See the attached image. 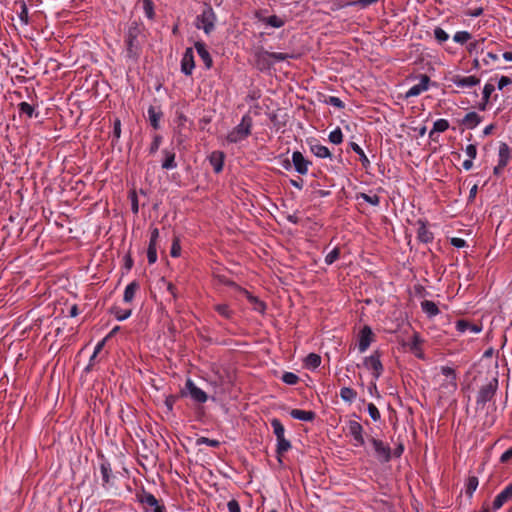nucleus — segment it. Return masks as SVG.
I'll return each instance as SVG.
<instances>
[{"instance_id": "1", "label": "nucleus", "mask_w": 512, "mask_h": 512, "mask_svg": "<svg viewBox=\"0 0 512 512\" xmlns=\"http://www.w3.org/2000/svg\"><path fill=\"white\" fill-rule=\"evenodd\" d=\"M252 119L248 115H244L241 122L233 128L227 135L226 139L229 143H238L246 139L251 133Z\"/></svg>"}, {"instance_id": "2", "label": "nucleus", "mask_w": 512, "mask_h": 512, "mask_svg": "<svg viewBox=\"0 0 512 512\" xmlns=\"http://www.w3.org/2000/svg\"><path fill=\"white\" fill-rule=\"evenodd\" d=\"M216 15L212 8L207 7L203 12L197 16L196 26L198 29H203L206 34H210L215 27Z\"/></svg>"}, {"instance_id": "3", "label": "nucleus", "mask_w": 512, "mask_h": 512, "mask_svg": "<svg viewBox=\"0 0 512 512\" xmlns=\"http://www.w3.org/2000/svg\"><path fill=\"white\" fill-rule=\"evenodd\" d=\"M138 35L139 29L137 26L130 27L125 36L126 43V54L129 58L137 57L139 53V43H138Z\"/></svg>"}, {"instance_id": "4", "label": "nucleus", "mask_w": 512, "mask_h": 512, "mask_svg": "<svg viewBox=\"0 0 512 512\" xmlns=\"http://www.w3.org/2000/svg\"><path fill=\"white\" fill-rule=\"evenodd\" d=\"M346 431L347 434L353 439V446L363 447L365 445L363 427L357 420H348L346 423Z\"/></svg>"}, {"instance_id": "5", "label": "nucleus", "mask_w": 512, "mask_h": 512, "mask_svg": "<svg viewBox=\"0 0 512 512\" xmlns=\"http://www.w3.org/2000/svg\"><path fill=\"white\" fill-rule=\"evenodd\" d=\"M441 373L444 376L441 389H443V392L447 394L454 393L457 388L455 371L450 367H442Z\"/></svg>"}, {"instance_id": "6", "label": "nucleus", "mask_w": 512, "mask_h": 512, "mask_svg": "<svg viewBox=\"0 0 512 512\" xmlns=\"http://www.w3.org/2000/svg\"><path fill=\"white\" fill-rule=\"evenodd\" d=\"M369 442L373 447L376 458L380 462L385 463L391 459V449L388 445L384 444L381 440L376 438H370Z\"/></svg>"}, {"instance_id": "7", "label": "nucleus", "mask_w": 512, "mask_h": 512, "mask_svg": "<svg viewBox=\"0 0 512 512\" xmlns=\"http://www.w3.org/2000/svg\"><path fill=\"white\" fill-rule=\"evenodd\" d=\"M363 365L366 369L371 370L373 372V376L375 379H378L383 371V365L380 361L378 352L373 353L372 355L366 357L363 361Z\"/></svg>"}, {"instance_id": "8", "label": "nucleus", "mask_w": 512, "mask_h": 512, "mask_svg": "<svg viewBox=\"0 0 512 512\" xmlns=\"http://www.w3.org/2000/svg\"><path fill=\"white\" fill-rule=\"evenodd\" d=\"M497 388V380L494 379L492 382L481 387L478 396H477V404L484 405L488 401L492 399L495 394Z\"/></svg>"}, {"instance_id": "9", "label": "nucleus", "mask_w": 512, "mask_h": 512, "mask_svg": "<svg viewBox=\"0 0 512 512\" xmlns=\"http://www.w3.org/2000/svg\"><path fill=\"white\" fill-rule=\"evenodd\" d=\"M185 388H186L188 394L190 395V397L195 402L204 403L207 401V399H208L207 394L202 389L197 387L191 379H187Z\"/></svg>"}, {"instance_id": "10", "label": "nucleus", "mask_w": 512, "mask_h": 512, "mask_svg": "<svg viewBox=\"0 0 512 512\" xmlns=\"http://www.w3.org/2000/svg\"><path fill=\"white\" fill-rule=\"evenodd\" d=\"M140 501L148 512H163L164 510L163 506L159 504L156 497L150 493L143 494Z\"/></svg>"}, {"instance_id": "11", "label": "nucleus", "mask_w": 512, "mask_h": 512, "mask_svg": "<svg viewBox=\"0 0 512 512\" xmlns=\"http://www.w3.org/2000/svg\"><path fill=\"white\" fill-rule=\"evenodd\" d=\"M373 332L369 326H364L359 334L358 349L361 353L365 352L373 341Z\"/></svg>"}, {"instance_id": "12", "label": "nucleus", "mask_w": 512, "mask_h": 512, "mask_svg": "<svg viewBox=\"0 0 512 512\" xmlns=\"http://www.w3.org/2000/svg\"><path fill=\"white\" fill-rule=\"evenodd\" d=\"M430 79L427 75H422L419 83L410 87L405 93L406 98L416 97L420 95L422 92L428 90Z\"/></svg>"}, {"instance_id": "13", "label": "nucleus", "mask_w": 512, "mask_h": 512, "mask_svg": "<svg viewBox=\"0 0 512 512\" xmlns=\"http://www.w3.org/2000/svg\"><path fill=\"white\" fill-rule=\"evenodd\" d=\"M292 162L295 167V170L302 175L307 174L310 162L306 160L303 154L299 151H294L292 153Z\"/></svg>"}, {"instance_id": "14", "label": "nucleus", "mask_w": 512, "mask_h": 512, "mask_svg": "<svg viewBox=\"0 0 512 512\" xmlns=\"http://www.w3.org/2000/svg\"><path fill=\"white\" fill-rule=\"evenodd\" d=\"M451 81L454 85H456L459 88H469L476 86L480 83V79L476 76L454 75L451 78Z\"/></svg>"}, {"instance_id": "15", "label": "nucleus", "mask_w": 512, "mask_h": 512, "mask_svg": "<svg viewBox=\"0 0 512 512\" xmlns=\"http://www.w3.org/2000/svg\"><path fill=\"white\" fill-rule=\"evenodd\" d=\"M512 500V482L501 491L493 501V509H500L506 502Z\"/></svg>"}, {"instance_id": "16", "label": "nucleus", "mask_w": 512, "mask_h": 512, "mask_svg": "<svg viewBox=\"0 0 512 512\" xmlns=\"http://www.w3.org/2000/svg\"><path fill=\"white\" fill-rule=\"evenodd\" d=\"M194 57L193 50L191 48L186 49L182 61L181 70L184 74L190 75L194 69Z\"/></svg>"}, {"instance_id": "17", "label": "nucleus", "mask_w": 512, "mask_h": 512, "mask_svg": "<svg viewBox=\"0 0 512 512\" xmlns=\"http://www.w3.org/2000/svg\"><path fill=\"white\" fill-rule=\"evenodd\" d=\"M456 328L460 333L477 334L481 331V326L465 320H459L456 323Z\"/></svg>"}, {"instance_id": "18", "label": "nucleus", "mask_w": 512, "mask_h": 512, "mask_svg": "<svg viewBox=\"0 0 512 512\" xmlns=\"http://www.w3.org/2000/svg\"><path fill=\"white\" fill-rule=\"evenodd\" d=\"M224 154L220 151H214L209 157L210 164L216 173H219L223 168Z\"/></svg>"}, {"instance_id": "19", "label": "nucleus", "mask_w": 512, "mask_h": 512, "mask_svg": "<svg viewBox=\"0 0 512 512\" xmlns=\"http://www.w3.org/2000/svg\"><path fill=\"white\" fill-rule=\"evenodd\" d=\"M195 49H196L198 55L200 56V58L203 60L206 68H210L212 66V58H211L208 50L206 49L205 44H203L201 42H197L195 44Z\"/></svg>"}, {"instance_id": "20", "label": "nucleus", "mask_w": 512, "mask_h": 512, "mask_svg": "<svg viewBox=\"0 0 512 512\" xmlns=\"http://www.w3.org/2000/svg\"><path fill=\"white\" fill-rule=\"evenodd\" d=\"M290 415L293 419L300 421H312L315 417V413L313 411H306L300 409H293L290 412Z\"/></svg>"}, {"instance_id": "21", "label": "nucleus", "mask_w": 512, "mask_h": 512, "mask_svg": "<svg viewBox=\"0 0 512 512\" xmlns=\"http://www.w3.org/2000/svg\"><path fill=\"white\" fill-rule=\"evenodd\" d=\"M481 122V117L476 112H470L462 120V124L468 129L475 128Z\"/></svg>"}, {"instance_id": "22", "label": "nucleus", "mask_w": 512, "mask_h": 512, "mask_svg": "<svg viewBox=\"0 0 512 512\" xmlns=\"http://www.w3.org/2000/svg\"><path fill=\"white\" fill-rule=\"evenodd\" d=\"M162 153L164 155L162 168L167 170L176 168L177 164L175 162V153L168 150H163Z\"/></svg>"}, {"instance_id": "23", "label": "nucleus", "mask_w": 512, "mask_h": 512, "mask_svg": "<svg viewBox=\"0 0 512 512\" xmlns=\"http://www.w3.org/2000/svg\"><path fill=\"white\" fill-rule=\"evenodd\" d=\"M311 152L318 158H331V153L326 146H323L319 143L312 144Z\"/></svg>"}, {"instance_id": "24", "label": "nucleus", "mask_w": 512, "mask_h": 512, "mask_svg": "<svg viewBox=\"0 0 512 512\" xmlns=\"http://www.w3.org/2000/svg\"><path fill=\"white\" fill-rule=\"evenodd\" d=\"M499 161L500 167H505L510 158V149L506 143H501L499 147Z\"/></svg>"}, {"instance_id": "25", "label": "nucleus", "mask_w": 512, "mask_h": 512, "mask_svg": "<svg viewBox=\"0 0 512 512\" xmlns=\"http://www.w3.org/2000/svg\"><path fill=\"white\" fill-rule=\"evenodd\" d=\"M138 288H139V285L135 281L128 284L125 288L124 295H123L124 302H126V303L131 302L134 299Z\"/></svg>"}, {"instance_id": "26", "label": "nucleus", "mask_w": 512, "mask_h": 512, "mask_svg": "<svg viewBox=\"0 0 512 512\" xmlns=\"http://www.w3.org/2000/svg\"><path fill=\"white\" fill-rule=\"evenodd\" d=\"M495 87L491 83H486L483 88V102L479 105V109L486 110L491 94L494 92Z\"/></svg>"}, {"instance_id": "27", "label": "nucleus", "mask_w": 512, "mask_h": 512, "mask_svg": "<svg viewBox=\"0 0 512 512\" xmlns=\"http://www.w3.org/2000/svg\"><path fill=\"white\" fill-rule=\"evenodd\" d=\"M290 448H291L290 441L287 440L285 438V436L277 439V449H276V452H277V455H278V461L279 462H282V460H281L282 454L287 452Z\"/></svg>"}, {"instance_id": "28", "label": "nucleus", "mask_w": 512, "mask_h": 512, "mask_svg": "<svg viewBox=\"0 0 512 512\" xmlns=\"http://www.w3.org/2000/svg\"><path fill=\"white\" fill-rule=\"evenodd\" d=\"M422 310L429 316L434 317L439 313L437 305L430 300H424L421 303Z\"/></svg>"}, {"instance_id": "29", "label": "nucleus", "mask_w": 512, "mask_h": 512, "mask_svg": "<svg viewBox=\"0 0 512 512\" xmlns=\"http://www.w3.org/2000/svg\"><path fill=\"white\" fill-rule=\"evenodd\" d=\"M340 397L343 401L347 403H352L356 399L357 393L354 389L350 387H343L340 390Z\"/></svg>"}, {"instance_id": "30", "label": "nucleus", "mask_w": 512, "mask_h": 512, "mask_svg": "<svg viewBox=\"0 0 512 512\" xmlns=\"http://www.w3.org/2000/svg\"><path fill=\"white\" fill-rule=\"evenodd\" d=\"M321 363V357L318 354L311 353L305 358V366L309 369H316Z\"/></svg>"}, {"instance_id": "31", "label": "nucleus", "mask_w": 512, "mask_h": 512, "mask_svg": "<svg viewBox=\"0 0 512 512\" xmlns=\"http://www.w3.org/2000/svg\"><path fill=\"white\" fill-rule=\"evenodd\" d=\"M421 338L419 337L418 334H414L412 336V339H411V342L409 343V347H410V350L417 356V357H421V348H420V345H421Z\"/></svg>"}, {"instance_id": "32", "label": "nucleus", "mask_w": 512, "mask_h": 512, "mask_svg": "<svg viewBox=\"0 0 512 512\" xmlns=\"http://www.w3.org/2000/svg\"><path fill=\"white\" fill-rule=\"evenodd\" d=\"M214 309L218 312L219 315L226 319H231L233 316V311L225 303L215 304Z\"/></svg>"}, {"instance_id": "33", "label": "nucleus", "mask_w": 512, "mask_h": 512, "mask_svg": "<svg viewBox=\"0 0 512 512\" xmlns=\"http://www.w3.org/2000/svg\"><path fill=\"white\" fill-rule=\"evenodd\" d=\"M350 146L352 148V150L358 154V156L360 157V160H361V163L364 167H368L370 165V161L369 159L367 158V156L365 155L363 149L355 142H351L350 143Z\"/></svg>"}, {"instance_id": "34", "label": "nucleus", "mask_w": 512, "mask_h": 512, "mask_svg": "<svg viewBox=\"0 0 512 512\" xmlns=\"http://www.w3.org/2000/svg\"><path fill=\"white\" fill-rule=\"evenodd\" d=\"M262 21L265 24H267V25H269L271 27H274V28H280V27H282L284 25V21L280 17H278L276 15L265 17V18L262 19Z\"/></svg>"}, {"instance_id": "35", "label": "nucleus", "mask_w": 512, "mask_h": 512, "mask_svg": "<svg viewBox=\"0 0 512 512\" xmlns=\"http://www.w3.org/2000/svg\"><path fill=\"white\" fill-rule=\"evenodd\" d=\"M478 484H479V482H478L477 477L471 476L468 478L467 483H466L465 492L469 497H472L473 493L475 492V490L478 487Z\"/></svg>"}, {"instance_id": "36", "label": "nucleus", "mask_w": 512, "mask_h": 512, "mask_svg": "<svg viewBox=\"0 0 512 512\" xmlns=\"http://www.w3.org/2000/svg\"><path fill=\"white\" fill-rule=\"evenodd\" d=\"M271 426L273 428V432L276 435V438L279 439L285 436V428L278 419H272Z\"/></svg>"}, {"instance_id": "37", "label": "nucleus", "mask_w": 512, "mask_h": 512, "mask_svg": "<svg viewBox=\"0 0 512 512\" xmlns=\"http://www.w3.org/2000/svg\"><path fill=\"white\" fill-rule=\"evenodd\" d=\"M418 238L424 242L427 243L432 240V233L427 229V227L424 224H421L418 228Z\"/></svg>"}, {"instance_id": "38", "label": "nucleus", "mask_w": 512, "mask_h": 512, "mask_svg": "<svg viewBox=\"0 0 512 512\" xmlns=\"http://www.w3.org/2000/svg\"><path fill=\"white\" fill-rule=\"evenodd\" d=\"M329 140L333 144H340L343 140V134L340 128H336L329 134Z\"/></svg>"}, {"instance_id": "39", "label": "nucleus", "mask_w": 512, "mask_h": 512, "mask_svg": "<svg viewBox=\"0 0 512 512\" xmlns=\"http://www.w3.org/2000/svg\"><path fill=\"white\" fill-rule=\"evenodd\" d=\"M143 10L147 18L152 19L154 16L153 3L151 0H142Z\"/></svg>"}, {"instance_id": "40", "label": "nucleus", "mask_w": 512, "mask_h": 512, "mask_svg": "<svg viewBox=\"0 0 512 512\" xmlns=\"http://www.w3.org/2000/svg\"><path fill=\"white\" fill-rule=\"evenodd\" d=\"M471 38V35L470 33H468L467 31H459L457 32L454 37H453V40L459 44H464L465 42H467L469 39Z\"/></svg>"}, {"instance_id": "41", "label": "nucleus", "mask_w": 512, "mask_h": 512, "mask_svg": "<svg viewBox=\"0 0 512 512\" xmlns=\"http://www.w3.org/2000/svg\"><path fill=\"white\" fill-rule=\"evenodd\" d=\"M282 380L286 384L295 385L298 382L299 378L296 374H294L292 372H285L282 375Z\"/></svg>"}, {"instance_id": "42", "label": "nucleus", "mask_w": 512, "mask_h": 512, "mask_svg": "<svg viewBox=\"0 0 512 512\" xmlns=\"http://www.w3.org/2000/svg\"><path fill=\"white\" fill-rule=\"evenodd\" d=\"M367 410H368V413L373 421L376 422V421L380 420V418H381L380 412H379L378 408L373 403H369L367 405Z\"/></svg>"}, {"instance_id": "43", "label": "nucleus", "mask_w": 512, "mask_h": 512, "mask_svg": "<svg viewBox=\"0 0 512 512\" xmlns=\"http://www.w3.org/2000/svg\"><path fill=\"white\" fill-rule=\"evenodd\" d=\"M248 299L252 304H254V310L260 313H263L265 311L266 306L262 301L258 300L256 297L252 295H248Z\"/></svg>"}, {"instance_id": "44", "label": "nucleus", "mask_w": 512, "mask_h": 512, "mask_svg": "<svg viewBox=\"0 0 512 512\" xmlns=\"http://www.w3.org/2000/svg\"><path fill=\"white\" fill-rule=\"evenodd\" d=\"M20 8L21 11L19 12L18 17L24 25H27L29 23L27 6L24 2H21Z\"/></svg>"}, {"instance_id": "45", "label": "nucleus", "mask_w": 512, "mask_h": 512, "mask_svg": "<svg viewBox=\"0 0 512 512\" xmlns=\"http://www.w3.org/2000/svg\"><path fill=\"white\" fill-rule=\"evenodd\" d=\"M449 127L448 121L445 119H438L435 121L433 131L444 132Z\"/></svg>"}, {"instance_id": "46", "label": "nucleus", "mask_w": 512, "mask_h": 512, "mask_svg": "<svg viewBox=\"0 0 512 512\" xmlns=\"http://www.w3.org/2000/svg\"><path fill=\"white\" fill-rule=\"evenodd\" d=\"M434 36L440 43L447 41L449 38V35L440 27L435 28Z\"/></svg>"}, {"instance_id": "47", "label": "nucleus", "mask_w": 512, "mask_h": 512, "mask_svg": "<svg viewBox=\"0 0 512 512\" xmlns=\"http://www.w3.org/2000/svg\"><path fill=\"white\" fill-rule=\"evenodd\" d=\"M20 112L26 114L28 117H32L34 108L27 102H21L19 104Z\"/></svg>"}, {"instance_id": "48", "label": "nucleus", "mask_w": 512, "mask_h": 512, "mask_svg": "<svg viewBox=\"0 0 512 512\" xmlns=\"http://www.w3.org/2000/svg\"><path fill=\"white\" fill-rule=\"evenodd\" d=\"M339 257V250L337 248H334L332 251H330L326 257H325V262L327 264H332L334 263Z\"/></svg>"}, {"instance_id": "49", "label": "nucleus", "mask_w": 512, "mask_h": 512, "mask_svg": "<svg viewBox=\"0 0 512 512\" xmlns=\"http://www.w3.org/2000/svg\"><path fill=\"white\" fill-rule=\"evenodd\" d=\"M149 119L151 121V124L154 128L158 127V120H159V114L155 112V109L153 107H150L148 109Z\"/></svg>"}, {"instance_id": "50", "label": "nucleus", "mask_w": 512, "mask_h": 512, "mask_svg": "<svg viewBox=\"0 0 512 512\" xmlns=\"http://www.w3.org/2000/svg\"><path fill=\"white\" fill-rule=\"evenodd\" d=\"M197 443L198 444H206L210 447H218L220 445V442L218 440H215V439H209V438H206V437H201L197 440Z\"/></svg>"}, {"instance_id": "51", "label": "nucleus", "mask_w": 512, "mask_h": 512, "mask_svg": "<svg viewBox=\"0 0 512 512\" xmlns=\"http://www.w3.org/2000/svg\"><path fill=\"white\" fill-rule=\"evenodd\" d=\"M180 252H181V246H180L179 240H178V238H175L172 243L170 254L172 257H178L180 255Z\"/></svg>"}, {"instance_id": "52", "label": "nucleus", "mask_w": 512, "mask_h": 512, "mask_svg": "<svg viewBox=\"0 0 512 512\" xmlns=\"http://www.w3.org/2000/svg\"><path fill=\"white\" fill-rule=\"evenodd\" d=\"M147 257H148V262L150 264L155 263L157 260V248L153 247V246H148Z\"/></svg>"}, {"instance_id": "53", "label": "nucleus", "mask_w": 512, "mask_h": 512, "mask_svg": "<svg viewBox=\"0 0 512 512\" xmlns=\"http://www.w3.org/2000/svg\"><path fill=\"white\" fill-rule=\"evenodd\" d=\"M270 57L275 61H283L288 58H292L293 56L287 53L273 52L270 54Z\"/></svg>"}, {"instance_id": "54", "label": "nucleus", "mask_w": 512, "mask_h": 512, "mask_svg": "<svg viewBox=\"0 0 512 512\" xmlns=\"http://www.w3.org/2000/svg\"><path fill=\"white\" fill-rule=\"evenodd\" d=\"M131 315V310H117L115 313V317L119 321H123L129 318Z\"/></svg>"}, {"instance_id": "55", "label": "nucleus", "mask_w": 512, "mask_h": 512, "mask_svg": "<svg viewBox=\"0 0 512 512\" xmlns=\"http://www.w3.org/2000/svg\"><path fill=\"white\" fill-rule=\"evenodd\" d=\"M361 197L371 205L377 206L379 204V197L377 195L361 194Z\"/></svg>"}, {"instance_id": "56", "label": "nucleus", "mask_w": 512, "mask_h": 512, "mask_svg": "<svg viewBox=\"0 0 512 512\" xmlns=\"http://www.w3.org/2000/svg\"><path fill=\"white\" fill-rule=\"evenodd\" d=\"M327 103L334 106V107H337V108H343L344 107V104L343 102L341 101L340 98L338 97H335V96H330L327 100Z\"/></svg>"}, {"instance_id": "57", "label": "nucleus", "mask_w": 512, "mask_h": 512, "mask_svg": "<svg viewBox=\"0 0 512 512\" xmlns=\"http://www.w3.org/2000/svg\"><path fill=\"white\" fill-rule=\"evenodd\" d=\"M158 237H159V230H158V228H153L151 230V237H150L149 246L156 247Z\"/></svg>"}, {"instance_id": "58", "label": "nucleus", "mask_w": 512, "mask_h": 512, "mask_svg": "<svg viewBox=\"0 0 512 512\" xmlns=\"http://www.w3.org/2000/svg\"><path fill=\"white\" fill-rule=\"evenodd\" d=\"M465 153L469 157V159H474L477 155V148L475 145L470 144L466 147Z\"/></svg>"}, {"instance_id": "59", "label": "nucleus", "mask_w": 512, "mask_h": 512, "mask_svg": "<svg viewBox=\"0 0 512 512\" xmlns=\"http://www.w3.org/2000/svg\"><path fill=\"white\" fill-rule=\"evenodd\" d=\"M512 83V80L507 76H501V78L498 81V89L502 90L504 87L510 85Z\"/></svg>"}, {"instance_id": "60", "label": "nucleus", "mask_w": 512, "mask_h": 512, "mask_svg": "<svg viewBox=\"0 0 512 512\" xmlns=\"http://www.w3.org/2000/svg\"><path fill=\"white\" fill-rule=\"evenodd\" d=\"M229 512H240V506L236 500H230L227 504Z\"/></svg>"}, {"instance_id": "61", "label": "nucleus", "mask_w": 512, "mask_h": 512, "mask_svg": "<svg viewBox=\"0 0 512 512\" xmlns=\"http://www.w3.org/2000/svg\"><path fill=\"white\" fill-rule=\"evenodd\" d=\"M451 244L454 246V247H457V248H462L466 245V241L462 238H457V237H454L451 239Z\"/></svg>"}, {"instance_id": "62", "label": "nucleus", "mask_w": 512, "mask_h": 512, "mask_svg": "<svg viewBox=\"0 0 512 512\" xmlns=\"http://www.w3.org/2000/svg\"><path fill=\"white\" fill-rule=\"evenodd\" d=\"M512 458V447L506 450L500 457L502 463L508 462Z\"/></svg>"}, {"instance_id": "63", "label": "nucleus", "mask_w": 512, "mask_h": 512, "mask_svg": "<svg viewBox=\"0 0 512 512\" xmlns=\"http://www.w3.org/2000/svg\"><path fill=\"white\" fill-rule=\"evenodd\" d=\"M497 60H498V55L497 54H494L492 52H488L486 54V58L483 59V62L485 63V65H489L490 61H497Z\"/></svg>"}, {"instance_id": "64", "label": "nucleus", "mask_w": 512, "mask_h": 512, "mask_svg": "<svg viewBox=\"0 0 512 512\" xmlns=\"http://www.w3.org/2000/svg\"><path fill=\"white\" fill-rule=\"evenodd\" d=\"M101 473H102L103 481L107 483L109 481V477H110V469L107 466L102 465Z\"/></svg>"}]
</instances>
